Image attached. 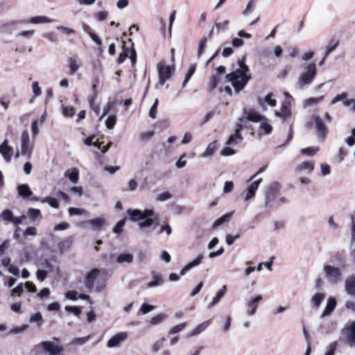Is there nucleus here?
I'll return each mask as SVG.
<instances>
[{
	"label": "nucleus",
	"instance_id": "obj_1",
	"mask_svg": "<svg viewBox=\"0 0 355 355\" xmlns=\"http://www.w3.org/2000/svg\"><path fill=\"white\" fill-rule=\"evenodd\" d=\"M238 64L239 69L226 75V79L231 82L237 92L242 90L251 78V74H248L249 67L245 64V55L241 60H239Z\"/></svg>",
	"mask_w": 355,
	"mask_h": 355
},
{
	"label": "nucleus",
	"instance_id": "obj_2",
	"mask_svg": "<svg viewBox=\"0 0 355 355\" xmlns=\"http://www.w3.org/2000/svg\"><path fill=\"white\" fill-rule=\"evenodd\" d=\"M128 214L130 216V219L132 221L137 222L139 220H144L139 223V227L141 229L149 227L152 226L155 222L153 229L157 225H159L158 223V215L151 209H146L144 211L139 209H129L127 211Z\"/></svg>",
	"mask_w": 355,
	"mask_h": 355
},
{
	"label": "nucleus",
	"instance_id": "obj_3",
	"mask_svg": "<svg viewBox=\"0 0 355 355\" xmlns=\"http://www.w3.org/2000/svg\"><path fill=\"white\" fill-rule=\"evenodd\" d=\"M323 270L329 282L336 284L342 279V272L339 268L331 265H324Z\"/></svg>",
	"mask_w": 355,
	"mask_h": 355
},
{
	"label": "nucleus",
	"instance_id": "obj_4",
	"mask_svg": "<svg viewBox=\"0 0 355 355\" xmlns=\"http://www.w3.org/2000/svg\"><path fill=\"white\" fill-rule=\"evenodd\" d=\"M316 74V67L315 63L309 64L306 67V71L302 73L298 80V85L300 88H303L304 85L311 83L314 79Z\"/></svg>",
	"mask_w": 355,
	"mask_h": 355
},
{
	"label": "nucleus",
	"instance_id": "obj_5",
	"mask_svg": "<svg viewBox=\"0 0 355 355\" xmlns=\"http://www.w3.org/2000/svg\"><path fill=\"white\" fill-rule=\"evenodd\" d=\"M33 146L30 144V137L28 130H24L21 137V153L23 155L31 157Z\"/></svg>",
	"mask_w": 355,
	"mask_h": 355
},
{
	"label": "nucleus",
	"instance_id": "obj_6",
	"mask_svg": "<svg viewBox=\"0 0 355 355\" xmlns=\"http://www.w3.org/2000/svg\"><path fill=\"white\" fill-rule=\"evenodd\" d=\"M158 76L159 83L162 85H164L166 81L168 80L173 73L172 68L168 65L158 64Z\"/></svg>",
	"mask_w": 355,
	"mask_h": 355
},
{
	"label": "nucleus",
	"instance_id": "obj_7",
	"mask_svg": "<svg viewBox=\"0 0 355 355\" xmlns=\"http://www.w3.org/2000/svg\"><path fill=\"white\" fill-rule=\"evenodd\" d=\"M100 270L98 268L92 269L86 275L85 278V287L91 291L94 287V282L99 275Z\"/></svg>",
	"mask_w": 355,
	"mask_h": 355
},
{
	"label": "nucleus",
	"instance_id": "obj_8",
	"mask_svg": "<svg viewBox=\"0 0 355 355\" xmlns=\"http://www.w3.org/2000/svg\"><path fill=\"white\" fill-rule=\"evenodd\" d=\"M44 350L49 353V355H58L63 351V347L58 345L52 341H43L41 343Z\"/></svg>",
	"mask_w": 355,
	"mask_h": 355
},
{
	"label": "nucleus",
	"instance_id": "obj_9",
	"mask_svg": "<svg viewBox=\"0 0 355 355\" xmlns=\"http://www.w3.org/2000/svg\"><path fill=\"white\" fill-rule=\"evenodd\" d=\"M279 186L278 183H273L269 186L266 193V201L267 203L274 200L279 195Z\"/></svg>",
	"mask_w": 355,
	"mask_h": 355
},
{
	"label": "nucleus",
	"instance_id": "obj_10",
	"mask_svg": "<svg viewBox=\"0 0 355 355\" xmlns=\"http://www.w3.org/2000/svg\"><path fill=\"white\" fill-rule=\"evenodd\" d=\"M315 123L318 137L322 139H324L328 132L327 126L320 116L315 117Z\"/></svg>",
	"mask_w": 355,
	"mask_h": 355
},
{
	"label": "nucleus",
	"instance_id": "obj_11",
	"mask_svg": "<svg viewBox=\"0 0 355 355\" xmlns=\"http://www.w3.org/2000/svg\"><path fill=\"white\" fill-rule=\"evenodd\" d=\"M128 337L127 333L120 332L112 336L107 342L108 347H114L118 346L121 343L124 341Z\"/></svg>",
	"mask_w": 355,
	"mask_h": 355
},
{
	"label": "nucleus",
	"instance_id": "obj_12",
	"mask_svg": "<svg viewBox=\"0 0 355 355\" xmlns=\"http://www.w3.org/2000/svg\"><path fill=\"white\" fill-rule=\"evenodd\" d=\"M262 182V178H259L254 182H252L249 187L247 188L245 191V200H248L252 198L256 193V191L257 190L260 183Z\"/></svg>",
	"mask_w": 355,
	"mask_h": 355
},
{
	"label": "nucleus",
	"instance_id": "obj_13",
	"mask_svg": "<svg viewBox=\"0 0 355 355\" xmlns=\"http://www.w3.org/2000/svg\"><path fill=\"white\" fill-rule=\"evenodd\" d=\"M275 114L285 121L291 114L290 103L286 101H284L281 105L280 111L277 112Z\"/></svg>",
	"mask_w": 355,
	"mask_h": 355
},
{
	"label": "nucleus",
	"instance_id": "obj_14",
	"mask_svg": "<svg viewBox=\"0 0 355 355\" xmlns=\"http://www.w3.org/2000/svg\"><path fill=\"white\" fill-rule=\"evenodd\" d=\"M345 287L346 292L355 297V275H351L347 277Z\"/></svg>",
	"mask_w": 355,
	"mask_h": 355
},
{
	"label": "nucleus",
	"instance_id": "obj_15",
	"mask_svg": "<svg viewBox=\"0 0 355 355\" xmlns=\"http://www.w3.org/2000/svg\"><path fill=\"white\" fill-rule=\"evenodd\" d=\"M8 140L6 139L0 145V153L6 161L9 162L12 157V148L8 146Z\"/></svg>",
	"mask_w": 355,
	"mask_h": 355
},
{
	"label": "nucleus",
	"instance_id": "obj_16",
	"mask_svg": "<svg viewBox=\"0 0 355 355\" xmlns=\"http://www.w3.org/2000/svg\"><path fill=\"white\" fill-rule=\"evenodd\" d=\"M336 304H337V302H336L335 297H329L327 299L326 307H325L324 310L323 311V312L321 315V317L324 318L325 316L331 315V313L335 309V308L336 306Z\"/></svg>",
	"mask_w": 355,
	"mask_h": 355
},
{
	"label": "nucleus",
	"instance_id": "obj_17",
	"mask_svg": "<svg viewBox=\"0 0 355 355\" xmlns=\"http://www.w3.org/2000/svg\"><path fill=\"white\" fill-rule=\"evenodd\" d=\"M238 128L236 129L234 134L232 135L227 142L229 145H234L238 144L239 141H241L243 140L242 135L241 134V130L243 129V126L241 124L237 125Z\"/></svg>",
	"mask_w": 355,
	"mask_h": 355
},
{
	"label": "nucleus",
	"instance_id": "obj_18",
	"mask_svg": "<svg viewBox=\"0 0 355 355\" xmlns=\"http://www.w3.org/2000/svg\"><path fill=\"white\" fill-rule=\"evenodd\" d=\"M347 343L350 346H355V320L353 321L349 328L346 329Z\"/></svg>",
	"mask_w": 355,
	"mask_h": 355
},
{
	"label": "nucleus",
	"instance_id": "obj_19",
	"mask_svg": "<svg viewBox=\"0 0 355 355\" xmlns=\"http://www.w3.org/2000/svg\"><path fill=\"white\" fill-rule=\"evenodd\" d=\"M261 300H262V297L258 295L248 303V313L249 315H252L255 313L258 304Z\"/></svg>",
	"mask_w": 355,
	"mask_h": 355
},
{
	"label": "nucleus",
	"instance_id": "obj_20",
	"mask_svg": "<svg viewBox=\"0 0 355 355\" xmlns=\"http://www.w3.org/2000/svg\"><path fill=\"white\" fill-rule=\"evenodd\" d=\"M202 254H199L195 260L188 263L184 268H182V270H180V275H184L188 270L191 269L193 267L198 266L202 262Z\"/></svg>",
	"mask_w": 355,
	"mask_h": 355
},
{
	"label": "nucleus",
	"instance_id": "obj_21",
	"mask_svg": "<svg viewBox=\"0 0 355 355\" xmlns=\"http://www.w3.org/2000/svg\"><path fill=\"white\" fill-rule=\"evenodd\" d=\"M68 63L69 67V75H73L79 69L80 64L78 62L77 56H73L68 58Z\"/></svg>",
	"mask_w": 355,
	"mask_h": 355
},
{
	"label": "nucleus",
	"instance_id": "obj_22",
	"mask_svg": "<svg viewBox=\"0 0 355 355\" xmlns=\"http://www.w3.org/2000/svg\"><path fill=\"white\" fill-rule=\"evenodd\" d=\"M94 230H100L105 224V220L103 218H95L87 220Z\"/></svg>",
	"mask_w": 355,
	"mask_h": 355
},
{
	"label": "nucleus",
	"instance_id": "obj_23",
	"mask_svg": "<svg viewBox=\"0 0 355 355\" xmlns=\"http://www.w3.org/2000/svg\"><path fill=\"white\" fill-rule=\"evenodd\" d=\"M263 116L261 115L259 112L252 109L248 112L247 119L252 121V122H259L262 121Z\"/></svg>",
	"mask_w": 355,
	"mask_h": 355
},
{
	"label": "nucleus",
	"instance_id": "obj_24",
	"mask_svg": "<svg viewBox=\"0 0 355 355\" xmlns=\"http://www.w3.org/2000/svg\"><path fill=\"white\" fill-rule=\"evenodd\" d=\"M18 193L24 198H28L33 195L28 184H21L17 187Z\"/></svg>",
	"mask_w": 355,
	"mask_h": 355
},
{
	"label": "nucleus",
	"instance_id": "obj_25",
	"mask_svg": "<svg viewBox=\"0 0 355 355\" xmlns=\"http://www.w3.org/2000/svg\"><path fill=\"white\" fill-rule=\"evenodd\" d=\"M153 279L151 282H148V287H154L162 285L164 282L162 275L155 272H153Z\"/></svg>",
	"mask_w": 355,
	"mask_h": 355
},
{
	"label": "nucleus",
	"instance_id": "obj_26",
	"mask_svg": "<svg viewBox=\"0 0 355 355\" xmlns=\"http://www.w3.org/2000/svg\"><path fill=\"white\" fill-rule=\"evenodd\" d=\"M65 176L68 177L71 182L76 184L79 180V171L76 168H73L71 171H67L65 173Z\"/></svg>",
	"mask_w": 355,
	"mask_h": 355
},
{
	"label": "nucleus",
	"instance_id": "obj_27",
	"mask_svg": "<svg viewBox=\"0 0 355 355\" xmlns=\"http://www.w3.org/2000/svg\"><path fill=\"white\" fill-rule=\"evenodd\" d=\"M98 79L96 78L93 80L92 84V91H93V95H91L88 97V102L89 104V107H93L94 101H95L96 97L97 96V85L98 84Z\"/></svg>",
	"mask_w": 355,
	"mask_h": 355
},
{
	"label": "nucleus",
	"instance_id": "obj_28",
	"mask_svg": "<svg viewBox=\"0 0 355 355\" xmlns=\"http://www.w3.org/2000/svg\"><path fill=\"white\" fill-rule=\"evenodd\" d=\"M27 214L32 221L35 220L37 218L41 219L42 218L40 210L37 209L29 208L28 209Z\"/></svg>",
	"mask_w": 355,
	"mask_h": 355
},
{
	"label": "nucleus",
	"instance_id": "obj_29",
	"mask_svg": "<svg viewBox=\"0 0 355 355\" xmlns=\"http://www.w3.org/2000/svg\"><path fill=\"white\" fill-rule=\"evenodd\" d=\"M51 21V19H49L46 16H36L30 18L28 21H25L26 23H31V24H42V23H49Z\"/></svg>",
	"mask_w": 355,
	"mask_h": 355
},
{
	"label": "nucleus",
	"instance_id": "obj_30",
	"mask_svg": "<svg viewBox=\"0 0 355 355\" xmlns=\"http://www.w3.org/2000/svg\"><path fill=\"white\" fill-rule=\"evenodd\" d=\"M72 243V240L71 238L62 240L60 241L58 244V247L60 252H64V251L69 249Z\"/></svg>",
	"mask_w": 355,
	"mask_h": 355
},
{
	"label": "nucleus",
	"instance_id": "obj_31",
	"mask_svg": "<svg viewBox=\"0 0 355 355\" xmlns=\"http://www.w3.org/2000/svg\"><path fill=\"white\" fill-rule=\"evenodd\" d=\"M324 297L325 295L324 293H318L315 294L311 299V302L313 304V306L318 309L320 306L322 300L324 299Z\"/></svg>",
	"mask_w": 355,
	"mask_h": 355
},
{
	"label": "nucleus",
	"instance_id": "obj_32",
	"mask_svg": "<svg viewBox=\"0 0 355 355\" xmlns=\"http://www.w3.org/2000/svg\"><path fill=\"white\" fill-rule=\"evenodd\" d=\"M297 169L298 171L308 170L309 172H311L314 169V163L312 161L303 162L297 166Z\"/></svg>",
	"mask_w": 355,
	"mask_h": 355
},
{
	"label": "nucleus",
	"instance_id": "obj_33",
	"mask_svg": "<svg viewBox=\"0 0 355 355\" xmlns=\"http://www.w3.org/2000/svg\"><path fill=\"white\" fill-rule=\"evenodd\" d=\"M13 214L10 209L3 210L1 214L0 218L6 223L12 222L13 220Z\"/></svg>",
	"mask_w": 355,
	"mask_h": 355
},
{
	"label": "nucleus",
	"instance_id": "obj_34",
	"mask_svg": "<svg viewBox=\"0 0 355 355\" xmlns=\"http://www.w3.org/2000/svg\"><path fill=\"white\" fill-rule=\"evenodd\" d=\"M196 69V64H192L189 66V68L188 69V71L185 76L184 80L182 83V87H184L188 83V81L190 80L191 76L193 75Z\"/></svg>",
	"mask_w": 355,
	"mask_h": 355
},
{
	"label": "nucleus",
	"instance_id": "obj_35",
	"mask_svg": "<svg viewBox=\"0 0 355 355\" xmlns=\"http://www.w3.org/2000/svg\"><path fill=\"white\" fill-rule=\"evenodd\" d=\"M339 44V40H336V38L334 37H332L328 43V45L327 46V51H326V55L329 54L331 51H333Z\"/></svg>",
	"mask_w": 355,
	"mask_h": 355
},
{
	"label": "nucleus",
	"instance_id": "obj_36",
	"mask_svg": "<svg viewBox=\"0 0 355 355\" xmlns=\"http://www.w3.org/2000/svg\"><path fill=\"white\" fill-rule=\"evenodd\" d=\"M116 261L118 263H132L133 261V256L129 253L121 254L117 257Z\"/></svg>",
	"mask_w": 355,
	"mask_h": 355
},
{
	"label": "nucleus",
	"instance_id": "obj_37",
	"mask_svg": "<svg viewBox=\"0 0 355 355\" xmlns=\"http://www.w3.org/2000/svg\"><path fill=\"white\" fill-rule=\"evenodd\" d=\"M210 324V320L205 321L202 324H198L195 329H193L191 335H197L203 331Z\"/></svg>",
	"mask_w": 355,
	"mask_h": 355
},
{
	"label": "nucleus",
	"instance_id": "obj_38",
	"mask_svg": "<svg viewBox=\"0 0 355 355\" xmlns=\"http://www.w3.org/2000/svg\"><path fill=\"white\" fill-rule=\"evenodd\" d=\"M32 89L33 92L34 94V96L31 98L30 103H33L34 101V98L37 96H39L42 94V90L40 87L39 86V83L37 81H35L32 84Z\"/></svg>",
	"mask_w": 355,
	"mask_h": 355
},
{
	"label": "nucleus",
	"instance_id": "obj_39",
	"mask_svg": "<svg viewBox=\"0 0 355 355\" xmlns=\"http://www.w3.org/2000/svg\"><path fill=\"white\" fill-rule=\"evenodd\" d=\"M220 81V78L218 74H214L211 76L209 82V88L211 91L214 90Z\"/></svg>",
	"mask_w": 355,
	"mask_h": 355
},
{
	"label": "nucleus",
	"instance_id": "obj_40",
	"mask_svg": "<svg viewBox=\"0 0 355 355\" xmlns=\"http://www.w3.org/2000/svg\"><path fill=\"white\" fill-rule=\"evenodd\" d=\"M216 149H217V141H214L208 145L204 155L205 156L212 155L215 153Z\"/></svg>",
	"mask_w": 355,
	"mask_h": 355
},
{
	"label": "nucleus",
	"instance_id": "obj_41",
	"mask_svg": "<svg viewBox=\"0 0 355 355\" xmlns=\"http://www.w3.org/2000/svg\"><path fill=\"white\" fill-rule=\"evenodd\" d=\"M42 322L43 318L40 312L33 314L30 318V322H37L38 327H42Z\"/></svg>",
	"mask_w": 355,
	"mask_h": 355
},
{
	"label": "nucleus",
	"instance_id": "obj_42",
	"mask_svg": "<svg viewBox=\"0 0 355 355\" xmlns=\"http://www.w3.org/2000/svg\"><path fill=\"white\" fill-rule=\"evenodd\" d=\"M232 217V214L228 213L218 218L214 223V227H217L224 223L228 222Z\"/></svg>",
	"mask_w": 355,
	"mask_h": 355
},
{
	"label": "nucleus",
	"instance_id": "obj_43",
	"mask_svg": "<svg viewBox=\"0 0 355 355\" xmlns=\"http://www.w3.org/2000/svg\"><path fill=\"white\" fill-rule=\"evenodd\" d=\"M319 150L318 146H310L301 150L302 154L310 156L314 155Z\"/></svg>",
	"mask_w": 355,
	"mask_h": 355
},
{
	"label": "nucleus",
	"instance_id": "obj_44",
	"mask_svg": "<svg viewBox=\"0 0 355 355\" xmlns=\"http://www.w3.org/2000/svg\"><path fill=\"white\" fill-rule=\"evenodd\" d=\"M76 113V110L73 106H63L62 114L64 116L72 117Z\"/></svg>",
	"mask_w": 355,
	"mask_h": 355
},
{
	"label": "nucleus",
	"instance_id": "obj_45",
	"mask_svg": "<svg viewBox=\"0 0 355 355\" xmlns=\"http://www.w3.org/2000/svg\"><path fill=\"white\" fill-rule=\"evenodd\" d=\"M126 218H124L116 224V225L113 228V232L116 234H121L123 232V227L125 225Z\"/></svg>",
	"mask_w": 355,
	"mask_h": 355
},
{
	"label": "nucleus",
	"instance_id": "obj_46",
	"mask_svg": "<svg viewBox=\"0 0 355 355\" xmlns=\"http://www.w3.org/2000/svg\"><path fill=\"white\" fill-rule=\"evenodd\" d=\"M116 122V117L115 115H110L107 117V119L105 120V125L107 129L112 130Z\"/></svg>",
	"mask_w": 355,
	"mask_h": 355
},
{
	"label": "nucleus",
	"instance_id": "obj_47",
	"mask_svg": "<svg viewBox=\"0 0 355 355\" xmlns=\"http://www.w3.org/2000/svg\"><path fill=\"white\" fill-rule=\"evenodd\" d=\"M158 103H159V101L157 98H156L153 105H152V107L150 110L149 116L152 119H155L157 116Z\"/></svg>",
	"mask_w": 355,
	"mask_h": 355
},
{
	"label": "nucleus",
	"instance_id": "obj_48",
	"mask_svg": "<svg viewBox=\"0 0 355 355\" xmlns=\"http://www.w3.org/2000/svg\"><path fill=\"white\" fill-rule=\"evenodd\" d=\"M165 318L166 315L164 314L156 315L150 319V323L154 325L158 324L161 323L165 319Z\"/></svg>",
	"mask_w": 355,
	"mask_h": 355
},
{
	"label": "nucleus",
	"instance_id": "obj_49",
	"mask_svg": "<svg viewBox=\"0 0 355 355\" xmlns=\"http://www.w3.org/2000/svg\"><path fill=\"white\" fill-rule=\"evenodd\" d=\"M65 310L67 312L72 313L76 316H79L81 313V308L79 306H67Z\"/></svg>",
	"mask_w": 355,
	"mask_h": 355
},
{
	"label": "nucleus",
	"instance_id": "obj_50",
	"mask_svg": "<svg viewBox=\"0 0 355 355\" xmlns=\"http://www.w3.org/2000/svg\"><path fill=\"white\" fill-rule=\"evenodd\" d=\"M207 39L206 37H204L200 39L199 42V47H198V55L200 56L202 55L207 46Z\"/></svg>",
	"mask_w": 355,
	"mask_h": 355
},
{
	"label": "nucleus",
	"instance_id": "obj_51",
	"mask_svg": "<svg viewBox=\"0 0 355 355\" xmlns=\"http://www.w3.org/2000/svg\"><path fill=\"white\" fill-rule=\"evenodd\" d=\"M186 326H187V323L186 322H183V323L179 324L178 325L173 327L170 330L169 334H175L176 333H178L180 331H182V329H184Z\"/></svg>",
	"mask_w": 355,
	"mask_h": 355
},
{
	"label": "nucleus",
	"instance_id": "obj_52",
	"mask_svg": "<svg viewBox=\"0 0 355 355\" xmlns=\"http://www.w3.org/2000/svg\"><path fill=\"white\" fill-rule=\"evenodd\" d=\"M45 202H47L49 205L53 207V208H58L59 207V202L58 200L53 197H47L46 198Z\"/></svg>",
	"mask_w": 355,
	"mask_h": 355
},
{
	"label": "nucleus",
	"instance_id": "obj_53",
	"mask_svg": "<svg viewBox=\"0 0 355 355\" xmlns=\"http://www.w3.org/2000/svg\"><path fill=\"white\" fill-rule=\"evenodd\" d=\"M24 291L23 284L21 283L12 290V296H21Z\"/></svg>",
	"mask_w": 355,
	"mask_h": 355
},
{
	"label": "nucleus",
	"instance_id": "obj_54",
	"mask_svg": "<svg viewBox=\"0 0 355 355\" xmlns=\"http://www.w3.org/2000/svg\"><path fill=\"white\" fill-rule=\"evenodd\" d=\"M47 271L42 269H38L36 272L37 279L40 282H43L47 277Z\"/></svg>",
	"mask_w": 355,
	"mask_h": 355
},
{
	"label": "nucleus",
	"instance_id": "obj_55",
	"mask_svg": "<svg viewBox=\"0 0 355 355\" xmlns=\"http://www.w3.org/2000/svg\"><path fill=\"white\" fill-rule=\"evenodd\" d=\"M337 346H338L337 341H334V342L331 343L329 345L328 350L326 352L325 355H334L336 349L337 348Z\"/></svg>",
	"mask_w": 355,
	"mask_h": 355
},
{
	"label": "nucleus",
	"instance_id": "obj_56",
	"mask_svg": "<svg viewBox=\"0 0 355 355\" xmlns=\"http://www.w3.org/2000/svg\"><path fill=\"white\" fill-rule=\"evenodd\" d=\"M155 308V306L144 303L141 305L140 311L142 312L143 314H146L148 312L153 311Z\"/></svg>",
	"mask_w": 355,
	"mask_h": 355
},
{
	"label": "nucleus",
	"instance_id": "obj_57",
	"mask_svg": "<svg viewBox=\"0 0 355 355\" xmlns=\"http://www.w3.org/2000/svg\"><path fill=\"white\" fill-rule=\"evenodd\" d=\"M260 128L263 129L267 135L271 133L272 130V125L267 122H262L260 125Z\"/></svg>",
	"mask_w": 355,
	"mask_h": 355
},
{
	"label": "nucleus",
	"instance_id": "obj_58",
	"mask_svg": "<svg viewBox=\"0 0 355 355\" xmlns=\"http://www.w3.org/2000/svg\"><path fill=\"white\" fill-rule=\"evenodd\" d=\"M171 197H172V195L169 192L166 191V192H163V193L159 194L157 198V200L165 201L166 200L171 198Z\"/></svg>",
	"mask_w": 355,
	"mask_h": 355
},
{
	"label": "nucleus",
	"instance_id": "obj_59",
	"mask_svg": "<svg viewBox=\"0 0 355 355\" xmlns=\"http://www.w3.org/2000/svg\"><path fill=\"white\" fill-rule=\"evenodd\" d=\"M65 297L71 300H78V293L76 291H68L65 293Z\"/></svg>",
	"mask_w": 355,
	"mask_h": 355
},
{
	"label": "nucleus",
	"instance_id": "obj_60",
	"mask_svg": "<svg viewBox=\"0 0 355 355\" xmlns=\"http://www.w3.org/2000/svg\"><path fill=\"white\" fill-rule=\"evenodd\" d=\"M239 237H240V234H236L235 236H232L231 234H227L225 241L228 245H231L234 243L235 240L236 239H239Z\"/></svg>",
	"mask_w": 355,
	"mask_h": 355
},
{
	"label": "nucleus",
	"instance_id": "obj_61",
	"mask_svg": "<svg viewBox=\"0 0 355 355\" xmlns=\"http://www.w3.org/2000/svg\"><path fill=\"white\" fill-rule=\"evenodd\" d=\"M272 93H269L265 97V101L270 106L274 107L277 105V101L274 98H272Z\"/></svg>",
	"mask_w": 355,
	"mask_h": 355
},
{
	"label": "nucleus",
	"instance_id": "obj_62",
	"mask_svg": "<svg viewBox=\"0 0 355 355\" xmlns=\"http://www.w3.org/2000/svg\"><path fill=\"white\" fill-rule=\"evenodd\" d=\"M234 189V182L232 181H227L225 183L223 191L225 193L231 192Z\"/></svg>",
	"mask_w": 355,
	"mask_h": 355
},
{
	"label": "nucleus",
	"instance_id": "obj_63",
	"mask_svg": "<svg viewBox=\"0 0 355 355\" xmlns=\"http://www.w3.org/2000/svg\"><path fill=\"white\" fill-rule=\"evenodd\" d=\"M69 227V224L67 222H62L54 227L55 231H60L68 229Z\"/></svg>",
	"mask_w": 355,
	"mask_h": 355
},
{
	"label": "nucleus",
	"instance_id": "obj_64",
	"mask_svg": "<svg viewBox=\"0 0 355 355\" xmlns=\"http://www.w3.org/2000/svg\"><path fill=\"white\" fill-rule=\"evenodd\" d=\"M108 15L107 11H100L95 15V17L97 20L101 21L105 20Z\"/></svg>",
	"mask_w": 355,
	"mask_h": 355
}]
</instances>
